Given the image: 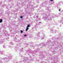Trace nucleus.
<instances>
[{"label":"nucleus","mask_w":63,"mask_h":63,"mask_svg":"<svg viewBox=\"0 0 63 63\" xmlns=\"http://www.w3.org/2000/svg\"><path fill=\"white\" fill-rule=\"evenodd\" d=\"M3 21V20L2 19H0V23H2Z\"/></svg>","instance_id":"obj_1"},{"label":"nucleus","mask_w":63,"mask_h":63,"mask_svg":"<svg viewBox=\"0 0 63 63\" xmlns=\"http://www.w3.org/2000/svg\"><path fill=\"white\" fill-rule=\"evenodd\" d=\"M27 27H30V24H28L27 25Z\"/></svg>","instance_id":"obj_2"},{"label":"nucleus","mask_w":63,"mask_h":63,"mask_svg":"<svg viewBox=\"0 0 63 63\" xmlns=\"http://www.w3.org/2000/svg\"><path fill=\"white\" fill-rule=\"evenodd\" d=\"M20 18H21L22 19V18H23V16H20Z\"/></svg>","instance_id":"obj_3"},{"label":"nucleus","mask_w":63,"mask_h":63,"mask_svg":"<svg viewBox=\"0 0 63 63\" xmlns=\"http://www.w3.org/2000/svg\"><path fill=\"white\" fill-rule=\"evenodd\" d=\"M21 33H23V31L22 30H21L20 31Z\"/></svg>","instance_id":"obj_4"},{"label":"nucleus","mask_w":63,"mask_h":63,"mask_svg":"<svg viewBox=\"0 0 63 63\" xmlns=\"http://www.w3.org/2000/svg\"><path fill=\"white\" fill-rule=\"evenodd\" d=\"M27 36V35L26 34H25L24 35V36L25 37H26Z\"/></svg>","instance_id":"obj_5"},{"label":"nucleus","mask_w":63,"mask_h":63,"mask_svg":"<svg viewBox=\"0 0 63 63\" xmlns=\"http://www.w3.org/2000/svg\"><path fill=\"white\" fill-rule=\"evenodd\" d=\"M26 29L27 30H28V29H29V28H28L27 27L26 28Z\"/></svg>","instance_id":"obj_6"},{"label":"nucleus","mask_w":63,"mask_h":63,"mask_svg":"<svg viewBox=\"0 0 63 63\" xmlns=\"http://www.w3.org/2000/svg\"><path fill=\"white\" fill-rule=\"evenodd\" d=\"M28 30H27V29H26V31H27Z\"/></svg>","instance_id":"obj_7"},{"label":"nucleus","mask_w":63,"mask_h":63,"mask_svg":"<svg viewBox=\"0 0 63 63\" xmlns=\"http://www.w3.org/2000/svg\"><path fill=\"white\" fill-rule=\"evenodd\" d=\"M54 0H50V1H53Z\"/></svg>","instance_id":"obj_8"},{"label":"nucleus","mask_w":63,"mask_h":63,"mask_svg":"<svg viewBox=\"0 0 63 63\" xmlns=\"http://www.w3.org/2000/svg\"><path fill=\"white\" fill-rule=\"evenodd\" d=\"M60 10H61L60 9H59V11H60Z\"/></svg>","instance_id":"obj_9"},{"label":"nucleus","mask_w":63,"mask_h":63,"mask_svg":"<svg viewBox=\"0 0 63 63\" xmlns=\"http://www.w3.org/2000/svg\"><path fill=\"white\" fill-rule=\"evenodd\" d=\"M41 23V22H39V23Z\"/></svg>","instance_id":"obj_10"}]
</instances>
